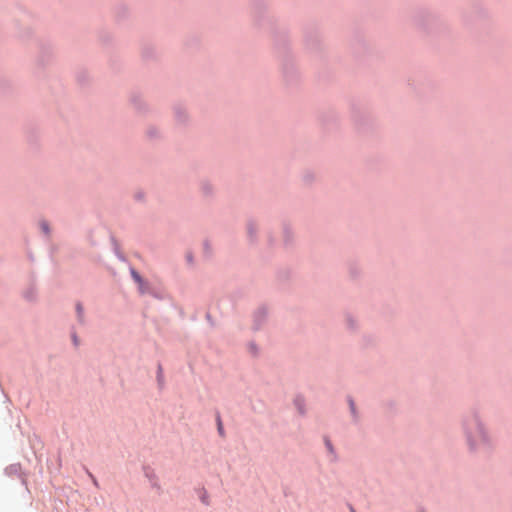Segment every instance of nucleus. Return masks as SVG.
Wrapping results in <instances>:
<instances>
[{
  "mask_svg": "<svg viewBox=\"0 0 512 512\" xmlns=\"http://www.w3.org/2000/svg\"><path fill=\"white\" fill-rule=\"evenodd\" d=\"M469 438H470V441L472 442L473 445H476L479 442L484 441L485 440V436H484V432H483L482 427L479 426V425H476V433H475V435H470Z\"/></svg>",
  "mask_w": 512,
  "mask_h": 512,
  "instance_id": "f257e3e1",
  "label": "nucleus"
},
{
  "mask_svg": "<svg viewBox=\"0 0 512 512\" xmlns=\"http://www.w3.org/2000/svg\"><path fill=\"white\" fill-rule=\"evenodd\" d=\"M131 274H132V277L133 279L139 283L140 285H142V278L140 277V275L135 271V270H132L131 271Z\"/></svg>",
  "mask_w": 512,
  "mask_h": 512,
  "instance_id": "f03ea898",
  "label": "nucleus"
},
{
  "mask_svg": "<svg viewBox=\"0 0 512 512\" xmlns=\"http://www.w3.org/2000/svg\"><path fill=\"white\" fill-rule=\"evenodd\" d=\"M131 274H132V277L133 279L139 283L140 285H142V278L140 277V275L135 271V270H132L131 271Z\"/></svg>",
  "mask_w": 512,
  "mask_h": 512,
  "instance_id": "7ed1b4c3",
  "label": "nucleus"
},
{
  "mask_svg": "<svg viewBox=\"0 0 512 512\" xmlns=\"http://www.w3.org/2000/svg\"><path fill=\"white\" fill-rule=\"evenodd\" d=\"M295 404L297 405L299 411L302 413L303 412V404H304V400L301 399V398H297L295 400Z\"/></svg>",
  "mask_w": 512,
  "mask_h": 512,
  "instance_id": "20e7f679",
  "label": "nucleus"
},
{
  "mask_svg": "<svg viewBox=\"0 0 512 512\" xmlns=\"http://www.w3.org/2000/svg\"><path fill=\"white\" fill-rule=\"evenodd\" d=\"M40 226L44 233H46V234L49 233V227H48L47 222H45V221L41 222Z\"/></svg>",
  "mask_w": 512,
  "mask_h": 512,
  "instance_id": "39448f33",
  "label": "nucleus"
},
{
  "mask_svg": "<svg viewBox=\"0 0 512 512\" xmlns=\"http://www.w3.org/2000/svg\"><path fill=\"white\" fill-rule=\"evenodd\" d=\"M76 308H77L78 316L81 319L82 318V312H83L82 311V306L80 304H77Z\"/></svg>",
  "mask_w": 512,
  "mask_h": 512,
  "instance_id": "423d86ee",
  "label": "nucleus"
},
{
  "mask_svg": "<svg viewBox=\"0 0 512 512\" xmlns=\"http://www.w3.org/2000/svg\"><path fill=\"white\" fill-rule=\"evenodd\" d=\"M218 431L220 434H223V426L220 419H218Z\"/></svg>",
  "mask_w": 512,
  "mask_h": 512,
  "instance_id": "0eeeda50",
  "label": "nucleus"
},
{
  "mask_svg": "<svg viewBox=\"0 0 512 512\" xmlns=\"http://www.w3.org/2000/svg\"><path fill=\"white\" fill-rule=\"evenodd\" d=\"M350 406H351V410H352V412H354V405H353V403H352V402H350Z\"/></svg>",
  "mask_w": 512,
  "mask_h": 512,
  "instance_id": "6e6552de",
  "label": "nucleus"
},
{
  "mask_svg": "<svg viewBox=\"0 0 512 512\" xmlns=\"http://www.w3.org/2000/svg\"><path fill=\"white\" fill-rule=\"evenodd\" d=\"M326 444H327L328 448H329L330 450H332V447H331V445H330V442H328V441H327V442H326Z\"/></svg>",
  "mask_w": 512,
  "mask_h": 512,
  "instance_id": "1a4fd4ad",
  "label": "nucleus"
},
{
  "mask_svg": "<svg viewBox=\"0 0 512 512\" xmlns=\"http://www.w3.org/2000/svg\"><path fill=\"white\" fill-rule=\"evenodd\" d=\"M73 341H74L75 344H77V339H76L75 336L73 337Z\"/></svg>",
  "mask_w": 512,
  "mask_h": 512,
  "instance_id": "9d476101",
  "label": "nucleus"
},
{
  "mask_svg": "<svg viewBox=\"0 0 512 512\" xmlns=\"http://www.w3.org/2000/svg\"><path fill=\"white\" fill-rule=\"evenodd\" d=\"M351 512H356L353 508H351Z\"/></svg>",
  "mask_w": 512,
  "mask_h": 512,
  "instance_id": "9b49d317",
  "label": "nucleus"
}]
</instances>
